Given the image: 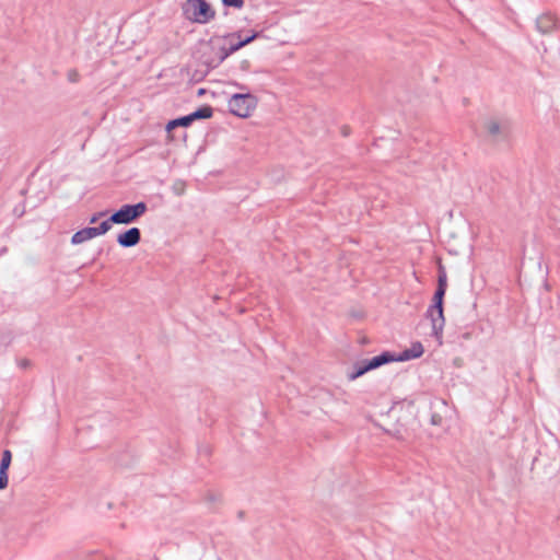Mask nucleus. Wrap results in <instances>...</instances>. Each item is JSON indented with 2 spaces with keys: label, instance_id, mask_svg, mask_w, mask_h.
<instances>
[{
  "label": "nucleus",
  "instance_id": "nucleus-8",
  "mask_svg": "<svg viewBox=\"0 0 560 560\" xmlns=\"http://www.w3.org/2000/svg\"><path fill=\"white\" fill-rule=\"evenodd\" d=\"M141 230L137 226H131L117 234L116 242L122 248H130L137 246L141 242Z\"/></svg>",
  "mask_w": 560,
  "mask_h": 560
},
{
  "label": "nucleus",
  "instance_id": "nucleus-25",
  "mask_svg": "<svg viewBox=\"0 0 560 560\" xmlns=\"http://www.w3.org/2000/svg\"><path fill=\"white\" fill-rule=\"evenodd\" d=\"M351 127L349 125H343L340 128V133L342 137H349L351 135Z\"/></svg>",
  "mask_w": 560,
  "mask_h": 560
},
{
  "label": "nucleus",
  "instance_id": "nucleus-1",
  "mask_svg": "<svg viewBox=\"0 0 560 560\" xmlns=\"http://www.w3.org/2000/svg\"><path fill=\"white\" fill-rule=\"evenodd\" d=\"M447 290V273L442 262L438 265V283L431 303L428 306L424 317L431 322V336L442 345L443 329L445 326L444 299Z\"/></svg>",
  "mask_w": 560,
  "mask_h": 560
},
{
  "label": "nucleus",
  "instance_id": "nucleus-28",
  "mask_svg": "<svg viewBox=\"0 0 560 560\" xmlns=\"http://www.w3.org/2000/svg\"><path fill=\"white\" fill-rule=\"evenodd\" d=\"M116 464L119 466H129V462L125 459H116Z\"/></svg>",
  "mask_w": 560,
  "mask_h": 560
},
{
  "label": "nucleus",
  "instance_id": "nucleus-16",
  "mask_svg": "<svg viewBox=\"0 0 560 560\" xmlns=\"http://www.w3.org/2000/svg\"><path fill=\"white\" fill-rule=\"evenodd\" d=\"M215 51H217V57H215V62H217V66L219 67L229 56H231L232 54L230 52L229 50V47L224 46V45H217L215 44Z\"/></svg>",
  "mask_w": 560,
  "mask_h": 560
},
{
  "label": "nucleus",
  "instance_id": "nucleus-29",
  "mask_svg": "<svg viewBox=\"0 0 560 560\" xmlns=\"http://www.w3.org/2000/svg\"><path fill=\"white\" fill-rule=\"evenodd\" d=\"M237 516H238V518H240V520H243V518H244V516H245V512H244V511H240V512L237 513Z\"/></svg>",
  "mask_w": 560,
  "mask_h": 560
},
{
  "label": "nucleus",
  "instance_id": "nucleus-10",
  "mask_svg": "<svg viewBox=\"0 0 560 560\" xmlns=\"http://www.w3.org/2000/svg\"><path fill=\"white\" fill-rule=\"evenodd\" d=\"M485 129L489 137L495 141L506 140L509 137V130L502 127L497 120H489L485 122Z\"/></svg>",
  "mask_w": 560,
  "mask_h": 560
},
{
  "label": "nucleus",
  "instance_id": "nucleus-4",
  "mask_svg": "<svg viewBox=\"0 0 560 560\" xmlns=\"http://www.w3.org/2000/svg\"><path fill=\"white\" fill-rule=\"evenodd\" d=\"M215 57L217 51L214 39H200L194 52V58L198 66L205 67V70H196L194 77L197 78V81L202 80L211 70L218 68Z\"/></svg>",
  "mask_w": 560,
  "mask_h": 560
},
{
  "label": "nucleus",
  "instance_id": "nucleus-23",
  "mask_svg": "<svg viewBox=\"0 0 560 560\" xmlns=\"http://www.w3.org/2000/svg\"><path fill=\"white\" fill-rule=\"evenodd\" d=\"M442 420H443V418H442V416H441V415H439V413H436V412H433V413L431 415V418H430V422H431V424H433V425H440V424L442 423Z\"/></svg>",
  "mask_w": 560,
  "mask_h": 560
},
{
  "label": "nucleus",
  "instance_id": "nucleus-30",
  "mask_svg": "<svg viewBox=\"0 0 560 560\" xmlns=\"http://www.w3.org/2000/svg\"><path fill=\"white\" fill-rule=\"evenodd\" d=\"M362 345H365L369 342L368 338L366 337H363L360 341Z\"/></svg>",
  "mask_w": 560,
  "mask_h": 560
},
{
  "label": "nucleus",
  "instance_id": "nucleus-9",
  "mask_svg": "<svg viewBox=\"0 0 560 560\" xmlns=\"http://www.w3.org/2000/svg\"><path fill=\"white\" fill-rule=\"evenodd\" d=\"M424 353V347L420 341H415L409 348L396 353L392 351L393 362H407L410 360L419 359Z\"/></svg>",
  "mask_w": 560,
  "mask_h": 560
},
{
  "label": "nucleus",
  "instance_id": "nucleus-31",
  "mask_svg": "<svg viewBox=\"0 0 560 560\" xmlns=\"http://www.w3.org/2000/svg\"><path fill=\"white\" fill-rule=\"evenodd\" d=\"M205 93H206V90H205V89H199V90H198V95H199V96H200V95H202V94H205Z\"/></svg>",
  "mask_w": 560,
  "mask_h": 560
},
{
  "label": "nucleus",
  "instance_id": "nucleus-26",
  "mask_svg": "<svg viewBox=\"0 0 560 560\" xmlns=\"http://www.w3.org/2000/svg\"><path fill=\"white\" fill-rule=\"evenodd\" d=\"M249 68H250V61H249V60L244 59V60H242V61H241V63H240V69H241L242 71H248V70H249Z\"/></svg>",
  "mask_w": 560,
  "mask_h": 560
},
{
  "label": "nucleus",
  "instance_id": "nucleus-20",
  "mask_svg": "<svg viewBox=\"0 0 560 560\" xmlns=\"http://www.w3.org/2000/svg\"><path fill=\"white\" fill-rule=\"evenodd\" d=\"M106 214H107V210H103V211L94 212V213L89 218V223H90V224H94V223H96L101 218L105 217Z\"/></svg>",
  "mask_w": 560,
  "mask_h": 560
},
{
  "label": "nucleus",
  "instance_id": "nucleus-15",
  "mask_svg": "<svg viewBox=\"0 0 560 560\" xmlns=\"http://www.w3.org/2000/svg\"><path fill=\"white\" fill-rule=\"evenodd\" d=\"M14 336L10 330L0 331V354L4 353L7 348L12 343Z\"/></svg>",
  "mask_w": 560,
  "mask_h": 560
},
{
  "label": "nucleus",
  "instance_id": "nucleus-19",
  "mask_svg": "<svg viewBox=\"0 0 560 560\" xmlns=\"http://www.w3.org/2000/svg\"><path fill=\"white\" fill-rule=\"evenodd\" d=\"M9 485V472L0 470V491L4 490Z\"/></svg>",
  "mask_w": 560,
  "mask_h": 560
},
{
  "label": "nucleus",
  "instance_id": "nucleus-11",
  "mask_svg": "<svg viewBox=\"0 0 560 560\" xmlns=\"http://www.w3.org/2000/svg\"><path fill=\"white\" fill-rule=\"evenodd\" d=\"M557 27V19L549 12L540 14L536 19V28L541 34H549Z\"/></svg>",
  "mask_w": 560,
  "mask_h": 560
},
{
  "label": "nucleus",
  "instance_id": "nucleus-22",
  "mask_svg": "<svg viewBox=\"0 0 560 560\" xmlns=\"http://www.w3.org/2000/svg\"><path fill=\"white\" fill-rule=\"evenodd\" d=\"M16 363H18L19 368H21L23 370L28 369V368L32 366V361L26 359V358L18 359Z\"/></svg>",
  "mask_w": 560,
  "mask_h": 560
},
{
  "label": "nucleus",
  "instance_id": "nucleus-17",
  "mask_svg": "<svg viewBox=\"0 0 560 560\" xmlns=\"http://www.w3.org/2000/svg\"><path fill=\"white\" fill-rule=\"evenodd\" d=\"M12 463V452L8 448L2 451L1 459H0V470L9 472V468Z\"/></svg>",
  "mask_w": 560,
  "mask_h": 560
},
{
  "label": "nucleus",
  "instance_id": "nucleus-32",
  "mask_svg": "<svg viewBox=\"0 0 560 560\" xmlns=\"http://www.w3.org/2000/svg\"><path fill=\"white\" fill-rule=\"evenodd\" d=\"M408 405H409V406H412V405H413V400H409V401H408Z\"/></svg>",
  "mask_w": 560,
  "mask_h": 560
},
{
  "label": "nucleus",
  "instance_id": "nucleus-14",
  "mask_svg": "<svg viewBox=\"0 0 560 560\" xmlns=\"http://www.w3.org/2000/svg\"><path fill=\"white\" fill-rule=\"evenodd\" d=\"M261 33H262L261 31H252L250 35H247L246 37L241 38V32H235V33L224 36V38L237 37V38H240L241 43L243 44V47H245L246 45L254 42L256 38L260 37Z\"/></svg>",
  "mask_w": 560,
  "mask_h": 560
},
{
  "label": "nucleus",
  "instance_id": "nucleus-27",
  "mask_svg": "<svg viewBox=\"0 0 560 560\" xmlns=\"http://www.w3.org/2000/svg\"><path fill=\"white\" fill-rule=\"evenodd\" d=\"M382 430L386 433V434H389L392 436H395L396 439H399L400 435H399V431H397L396 433H392L389 430L385 429V428H382Z\"/></svg>",
  "mask_w": 560,
  "mask_h": 560
},
{
  "label": "nucleus",
  "instance_id": "nucleus-3",
  "mask_svg": "<svg viewBox=\"0 0 560 560\" xmlns=\"http://www.w3.org/2000/svg\"><path fill=\"white\" fill-rule=\"evenodd\" d=\"M212 116L213 107L209 104H203L187 115L168 120L165 126L167 141H175V129L179 127L187 128L197 120L210 119Z\"/></svg>",
  "mask_w": 560,
  "mask_h": 560
},
{
  "label": "nucleus",
  "instance_id": "nucleus-18",
  "mask_svg": "<svg viewBox=\"0 0 560 560\" xmlns=\"http://www.w3.org/2000/svg\"><path fill=\"white\" fill-rule=\"evenodd\" d=\"M222 5L228 9L241 10L245 5V0H220Z\"/></svg>",
  "mask_w": 560,
  "mask_h": 560
},
{
  "label": "nucleus",
  "instance_id": "nucleus-21",
  "mask_svg": "<svg viewBox=\"0 0 560 560\" xmlns=\"http://www.w3.org/2000/svg\"><path fill=\"white\" fill-rule=\"evenodd\" d=\"M68 80L72 83H77L80 80V74L78 70L70 69L67 73Z\"/></svg>",
  "mask_w": 560,
  "mask_h": 560
},
{
  "label": "nucleus",
  "instance_id": "nucleus-5",
  "mask_svg": "<svg viewBox=\"0 0 560 560\" xmlns=\"http://www.w3.org/2000/svg\"><path fill=\"white\" fill-rule=\"evenodd\" d=\"M185 19L194 23L207 24L215 18V10L207 0H186L182 3Z\"/></svg>",
  "mask_w": 560,
  "mask_h": 560
},
{
  "label": "nucleus",
  "instance_id": "nucleus-7",
  "mask_svg": "<svg viewBox=\"0 0 560 560\" xmlns=\"http://www.w3.org/2000/svg\"><path fill=\"white\" fill-rule=\"evenodd\" d=\"M148 211V205L144 201L136 203H124L113 213L119 225H129L138 222Z\"/></svg>",
  "mask_w": 560,
  "mask_h": 560
},
{
  "label": "nucleus",
  "instance_id": "nucleus-24",
  "mask_svg": "<svg viewBox=\"0 0 560 560\" xmlns=\"http://www.w3.org/2000/svg\"><path fill=\"white\" fill-rule=\"evenodd\" d=\"M242 48H243V44L241 43L240 39L236 43H231L229 46V50L231 54H234Z\"/></svg>",
  "mask_w": 560,
  "mask_h": 560
},
{
  "label": "nucleus",
  "instance_id": "nucleus-6",
  "mask_svg": "<svg viewBox=\"0 0 560 560\" xmlns=\"http://www.w3.org/2000/svg\"><path fill=\"white\" fill-rule=\"evenodd\" d=\"M393 359L392 351L384 350L373 358L355 361L347 373V378L349 382H353L373 370L392 363Z\"/></svg>",
  "mask_w": 560,
  "mask_h": 560
},
{
  "label": "nucleus",
  "instance_id": "nucleus-13",
  "mask_svg": "<svg viewBox=\"0 0 560 560\" xmlns=\"http://www.w3.org/2000/svg\"><path fill=\"white\" fill-rule=\"evenodd\" d=\"M114 224H117V221L115 219L114 213L112 212L110 215L103 220L97 226H92L94 234L97 236L105 235Z\"/></svg>",
  "mask_w": 560,
  "mask_h": 560
},
{
  "label": "nucleus",
  "instance_id": "nucleus-12",
  "mask_svg": "<svg viewBox=\"0 0 560 560\" xmlns=\"http://www.w3.org/2000/svg\"><path fill=\"white\" fill-rule=\"evenodd\" d=\"M96 235L94 234L92 226H85L80 230H78L75 233L72 234L70 243L71 245H79L84 242L91 241L95 238Z\"/></svg>",
  "mask_w": 560,
  "mask_h": 560
},
{
  "label": "nucleus",
  "instance_id": "nucleus-2",
  "mask_svg": "<svg viewBox=\"0 0 560 560\" xmlns=\"http://www.w3.org/2000/svg\"><path fill=\"white\" fill-rule=\"evenodd\" d=\"M244 93H234L229 100V112L238 118H248L258 105V98L244 84L234 82Z\"/></svg>",
  "mask_w": 560,
  "mask_h": 560
}]
</instances>
